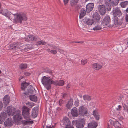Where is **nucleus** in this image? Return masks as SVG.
Returning <instances> with one entry per match:
<instances>
[{"instance_id":"1","label":"nucleus","mask_w":128,"mask_h":128,"mask_svg":"<svg viewBox=\"0 0 128 128\" xmlns=\"http://www.w3.org/2000/svg\"><path fill=\"white\" fill-rule=\"evenodd\" d=\"M21 88L22 90L26 91L22 95L24 98H27L29 96L36 93V90L34 88L26 82L22 84Z\"/></svg>"},{"instance_id":"2","label":"nucleus","mask_w":128,"mask_h":128,"mask_svg":"<svg viewBox=\"0 0 128 128\" xmlns=\"http://www.w3.org/2000/svg\"><path fill=\"white\" fill-rule=\"evenodd\" d=\"M50 77L46 76L43 77L42 79L41 82L42 84L46 86V87L48 90H49L51 88V85H50Z\"/></svg>"},{"instance_id":"3","label":"nucleus","mask_w":128,"mask_h":128,"mask_svg":"<svg viewBox=\"0 0 128 128\" xmlns=\"http://www.w3.org/2000/svg\"><path fill=\"white\" fill-rule=\"evenodd\" d=\"M27 20L26 14L24 13H19L16 15L15 19L16 21H19L20 24H22L23 21H26Z\"/></svg>"},{"instance_id":"4","label":"nucleus","mask_w":128,"mask_h":128,"mask_svg":"<svg viewBox=\"0 0 128 128\" xmlns=\"http://www.w3.org/2000/svg\"><path fill=\"white\" fill-rule=\"evenodd\" d=\"M29 109L26 106H24L22 108V115L24 118L28 121L31 120L30 116Z\"/></svg>"},{"instance_id":"5","label":"nucleus","mask_w":128,"mask_h":128,"mask_svg":"<svg viewBox=\"0 0 128 128\" xmlns=\"http://www.w3.org/2000/svg\"><path fill=\"white\" fill-rule=\"evenodd\" d=\"M110 22L111 20L110 17L108 16H107L104 18L102 22V24L104 28H106L110 26Z\"/></svg>"},{"instance_id":"6","label":"nucleus","mask_w":128,"mask_h":128,"mask_svg":"<svg viewBox=\"0 0 128 128\" xmlns=\"http://www.w3.org/2000/svg\"><path fill=\"white\" fill-rule=\"evenodd\" d=\"M79 112L80 115L81 116H87L88 114L87 108L83 106L79 108Z\"/></svg>"},{"instance_id":"7","label":"nucleus","mask_w":128,"mask_h":128,"mask_svg":"<svg viewBox=\"0 0 128 128\" xmlns=\"http://www.w3.org/2000/svg\"><path fill=\"white\" fill-rule=\"evenodd\" d=\"M83 24L86 26V28L88 27V26H91L92 24H94V22L92 19H90L87 18H85L83 20Z\"/></svg>"},{"instance_id":"8","label":"nucleus","mask_w":128,"mask_h":128,"mask_svg":"<svg viewBox=\"0 0 128 128\" xmlns=\"http://www.w3.org/2000/svg\"><path fill=\"white\" fill-rule=\"evenodd\" d=\"M84 119L80 118L76 121V125L77 128H82L84 126Z\"/></svg>"},{"instance_id":"9","label":"nucleus","mask_w":128,"mask_h":128,"mask_svg":"<svg viewBox=\"0 0 128 128\" xmlns=\"http://www.w3.org/2000/svg\"><path fill=\"white\" fill-rule=\"evenodd\" d=\"M62 125L65 128L71 125V122L69 119L66 117L63 118L62 122Z\"/></svg>"},{"instance_id":"10","label":"nucleus","mask_w":128,"mask_h":128,"mask_svg":"<svg viewBox=\"0 0 128 128\" xmlns=\"http://www.w3.org/2000/svg\"><path fill=\"white\" fill-rule=\"evenodd\" d=\"M17 112V114L13 116V118L15 122L18 123L22 119V117L21 113L20 112V111L19 110H18Z\"/></svg>"},{"instance_id":"11","label":"nucleus","mask_w":128,"mask_h":128,"mask_svg":"<svg viewBox=\"0 0 128 128\" xmlns=\"http://www.w3.org/2000/svg\"><path fill=\"white\" fill-rule=\"evenodd\" d=\"M5 112H6L10 116L11 115L13 116L16 112L15 109L12 107L8 106L7 107L6 110Z\"/></svg>"},{"instance_id":"12","label":"nucleus","mask_w":128,"mask_h":128,"mask_svg":"<svg viewBox=\"0 0 128 128\" xmlns=\"http://www.w3.org/2000/svg\"><path fill=\"white\" fill-rule=\"evenodd\" d=\"M112 12L114 16H117L118 17H120L122 15L120 10L118 8H114Z\"/></svg>"},{"instance_id":"13","label":"nucleus","mask_w":128,"mask_h":128,"mask_svg":"<svg viewBox=\"0 0 128 128\" xmlns=\"http://www.w3.org/2000/svg\"><path fill=\"white\" fill-rule=\"evenodd\" d=\"M98 8V10L100 12L101 15H103L105 14L106 10L105 6L104 5H102L99 6Z\"/></svg>"},{"instance_id":"14","label":"nucleus","mask_w":128,"mask_h":128,"mask_svg":"<svg viewBox=\"0 0 128 128\" xmlns=\"http://www.w3.org/2000/svg\"><path fill=\"white\" fill-rule=\"evenodd\" d=\"M94 7V3H90L88 4L86 6V10L87 13H90L93 9Z\"/></svg>"},{"instance_id":"15","label":"nucleus","mask_w":128,"mask_h":128,"mask_svg":"<svg viewBox=\"0 0 128 128\" xmlns=\"http://www.w3.org/2000/svg\"><path fill=\"white\" fill-rule=\"evenodd\" d=\"M103 66L101 65L98 63H94L92 66V68L94 70H98L101 69Z\"/></svg>"},{"instance_id":"16","label":"nucleus","mask_w":128,"mask_h":128,"mask_svg":"<svg viewBox=\"0 0 128 128\" xmlns=\"http://www.w3.org/2000/svg\"><path fill=\"white\" fill-rule=\"evenodd\" d=\"M10 98L8 96H5L3 99V101L4 104L8 105L9 104L10 101Z\"/></svg>"},{"instance_id":"17","label":"nucleus","mask_w":128,"mask_h":128,"mask_svg":"<svg viewBox=\"0 0 128 128\" xmlns=\"http://www.w3.org/2000/svg\"><path fill=\"white\" fill-rule=\"evenodd\" d=\"M24 46L23 44H22L20 42H18L15 43L14 44L12 49L18 50Z\"/></svg>"},{"instance_id":"18","label":"nucleus","mask_w":128,"mask_h":128,"mask_svg":"<svg viewBox=\"0 0 128 128\" xmlns=\"http://www.w3.org/2000/svg\"><path fill=\"white\" fill-rule=\"evenodd\" d=\"M71 113L73 116L76 117L79 115L78 109L76 107H74L71 110Z\"/></svg>"},{"instance_id":"19","label":"nucleus","mask_w":128,"mask_h":128,"mask_svg":"<svg viewBox=\"0 0 128 128\" xmlns=\"http://www.w3.org/2000/svg\"><path fill=\"white\" fill-rule=\"evenodd\" d=\"M38 108H34L32 110V116L35 118L37 116L38 114Z\"/></svg>"},{"instance_id":"20","label":"nucleus","mask_w":128,"mask_h":128,"mask_svg":"<svg viewBox=\"0 0 128 128\" xmlns=\"http://www.w3.org/2000/svg\"><path fill=\"white\" fill-rule=\"evenodd\" d=\"M4 124L5 126L6 127L12 126V119L10 118H8L5 122Z\"/></svg>"},{"instance_id":"21","label":"nucleus","mask_w":128,"mask_h":128,"mask_svg":"<svg viewBox=\"0 0 128 128\" xmlns=\"http://www.w3.org/2000/svg\"><path fill=\"white\" fill-rule=\"evenodd\" d=\"M98 125V124L96 122L93 121L92 122L88 124V128H96Z\"/></svg>"},{"instance_id":"22","label":"nucleus","mask_w":128,"mask_h":128,"mask_svg":"<svg viewBox=\"0 0 128 128\" xmlns=\"http://www.w3.org/2000/svg\"><path fill=\"white\" fill-rule=\"evenodd\" d=\"M110 122V123L111 122H112V120H109ZM113 125L115 127V128H121V124L118 121H115L113 122Z\"/></svg>"},{"instance_id":"23","label":"nucleus","mask_w":128,"mask_h":128,"mask_svg":"<svg viewBox=\"0 0 128 128\" xmlns=\"http://www.w3.org/2000/svg\"><path fill=\"white\" fill-rule=\"evenodd\" d=\"M105 5L106 9L108 11H110L112 8V6L108 2L106 1L105 2Z\"/></svg>"},{"instance_id":"24","label":"nucleus","mask_w":128,"mask_h":128,"mask_svg":"<svg viewBox=\"0 0 128 128\" xmlns=\"http://www.w3.org/2000/svg\"><path fill=\"white\" fill-rule=\"evenodd\" d=\"M119 1V0H110V2L112 6H114L118 5Z\"/></svg>"},{"instance_id":"25","label":"nucleus","mask_w":128,"mask_h":128,"mask_svg":"<svg viewBox=\"0 0 128 128\" xmlns=\"http://www.w3.org/2000/svg\"><path fill=\"white\" fill-rule=\"evenodd\" d=\"M100 18V16H95L92 17V19L93 22H94V24H96V23H98L99 22Z\"/></svg>"},{"instance_id":"26","label":"nucleus","mask_w":128,"mask_h":128,"mask_svg":"<svg viewBox=\"0 0 128 128\" xmlns=\"http://www.w3.org/2000/svg\"><path fill=\"white\" fill-rule=\"evenodd\" d=\"M16 14H13L9 12L8 14V15L6 17L8 18L10 20H14V19L15 20V16Z\"/></svg>"},{"instance_id":"27","label":"nucleus","mask_w":128,"mask_h":128,"mask_svg":"<svg viewBox=\"0 0 128 128\" xmlns=\"http://www.w3.org/2000/svg\"><path fill=\"white\" fill-rule=\"evenodd\" d=\"M93 114L97 120H99L100 116L97 110H95L93 111Z\"/></svg>"},{"instance_id":"28","label":"nucleus","mask_w":128,"mask_h":128,"mask_svg":"<svg viewBox=\"0 0 128 128\" xmlns=\"http://www.w3.org/2000/svg\"><path fill=\"white\" fill-rule=\"evenodd\" d=\"M86 11L85 9H82L80 11V18H82L86 14Z\"/></svg>"},{"instance_id":"29","label":"nucleus","mask_w":128,"mask_h":128,"mask_svg":"<svg viewBox=\"0 0 128 128\" xmlns=\"http://www.w3.org/2000/svg\"><path fill=\"white\" fill-rule=\"evenodd\" d=\"M73 104V100L71 99L69 100L67 104L66 105V107L68 109H70L72 107Z\"/></svg>"},{"instance_id":"30","label":"nucleus","mask_w":128,"mask_h":128,"mask_svg":"<svg viewBox=\"0 0 128 128\" xmlns=\"http://www.w3.org/2000/svg\"><path fill=\"white\" fill-rule=\"evenodd\" d=\"M28 97L30 100L32 101L36 102L37 101V98L36 96L30 95Z\"/></svg>"},{"instance_id":"31","label":"nucleus","mask_w":128,"mask_h":128,"mask_svg":"<svg viewBox=\"0 0 128 128\" xmlns=\"http://www.w3.org/2000/svg\"><path fill=\"white\" fill-rule=\"evenodd\" d=\"M8 10H4L3 9L2 10V9L0 10V14H2L6 17L8 16Z\"/></svg>"},{"instance_id":"32","label":"nucleus","mask_w":128,"mask_h":128,"mask_svg":"<svg viewBox=\"0 0 128 128\" xmlns=\"http://www.w3.org/2000/svg\"><path fill=\"white\" fill-rule=\"evenodd\" d=\"M98 23H96L95 27L93 28V30H101L102 28L99 25Z\"/></svg>"},{"instance_id":"33","label":"nucleus","mask_w":128,"mask_h":128,"mask_svg":"<svg viewBox=\"0 0 128 128\" xmlns=\"http://www.w3.org/2000/svg\"><path fill=\"white\" fill-rule=\"evenodd\" d=\"M25 40L27 42L33 41L34 40V36L32 35L29 36L27 38H25Z\"/></svg>"},{"instance_id":"34","label":"nucleus","mask_w":128,"mask_h":128,"mask_svg":"<svg viewBox=\"0 0 128 128\" xmlns=\"http://www.w3.org/2000/svg\"><path fill=\"white\" fill-rule=\"evenodd\" d=\"M114 24L116 26L120 25L122 24V23L119 22L118 19L117 17H115L114 19Z\"/></svg>"},{"instance_id":"35","label":"nucleus","mask_w":128,"mask_h":128,"mask_svg":"<svg viewBox=\"0 0 128 128\" xmlns=\"http://www.w3.org/2000/svg\"><path fill=\"white\" fill-rule=\"evenodd\" d=\"M79 0H71L70 4L72 6H74L76 5Z\"/></svg>"},{"instance_id":"36","label":"nucleus","mask_w":128,"mask_h":128,"mask_svg":"<svg viewBox=\"0 0 128 128\" xmlns=\"http://www.w3.org/2000/svg\"><path fill=\"white\" fill-rule=\"evenodd\" d=\"M84 99L85 100H87L90 101L91 100V96L88 95H84L83 96Z\"/></svg>"},{"instance_id":"37","label":"nucleus","mask_w":128,"mask_h":128,"mask_svg":"<svg viewBox=\"0 0 128 128\" xmlns=\"http://www.w3.org/2000/svg\"><path fill=\"white\" fill-rule=\"evenodd\" d=\"M120 5L123 8L126 7L128 5V2L125 1L122 2Z\"/></svg>"},{"instance_id":"38","label":"nucleus","mask_w":128,"mask_h":128,"mask_svg":"<svg viewBox=\"0 0 128 128\" xmlns=\"http://www.w3.org/2000/svg\"><path fill=\"white\" fill-rule=\"evenodd\" d=\"M38 45H44L46 44V42L43 40H42L40 41H39L37 42Z\"/></svg>"},{"instance_id":"39","label":"nucleus","mask_w":128,"mask_h":128,"mask_svg":"<svg viewBox=\"0 0 128 128\" xmlns=\"http://www.w3.org/2000/svg\"><path fill=\"white\" fill-rule=\"evenodd\" d=\"M27 67V64H20V69L22 70L24 69H26Z\"/></svg>"},{"instance_id":"40","label":"nucleus","mask_w":128,"mask_h":128,"mask_svg":"<svg viewBox=\"0 0 128 128\" xmlns=\"http://www.w3.org/2000/svg\"><path fill=\"white\" fill-rule=\"evenodd\" d=\"M53 84L55 85L56 86H58V82L57 81H53L52 80V79H51L50 82V85L51 84Z\"/></svg>"},{"instance_id":"41","label":"nucleus","mask_w":128,"mask_h":128,"mask_svg":"<svg viewBox=\"0 0 128 128\" xmlns=\"http://www.w3.org/2000/svg\"><path fill=\"white\" fill-rule=\"evenodd\" d=\"M7 114L6 112H3L1 114L0 116V117H1L4 119H5L6 118Z\"/></svg>"},{"instance_id":"42","label":"nucleus","mask_w":128,"mask_h":128,"mask_svg":"<svg viewBox=\"0 0 128 128\" xmlns=\"http://www.w3.org/2000/svg\"><path fill=\"white\" fill-rule=\"evenodd\" d=\"M64 84V82L62 80H60L59 82H58V86H62Z\"/></svg>"},{"instance_id":"43","label":"nucleus","mask_w":128,"mask_h":128,"mask_svg":"<svg viewBox=\"0 0 128 128\" xmlns=\"http://www.w3.org/2000/svg\"><path fill=\"white\" fill-rule=\"evenodd\" d=\"M81 64L82 65H84L86 64L88 62L87 60H82L81 61Z\"/></svg>"},{"instance_id":"44","label":"nucleus","mask_w":128,"mask_h":128,"mask_svg":"<svg viewBox=\"0 0 128 128\" xmlns=\"http://www.w3.org/2000/svg\"><path fill=\"white\" fill-rule=\"evenodd\" d=\"M124 110L128 111V106L125 104H122Z\"/></svg>"},{"instance_id":"45","label":"nucleus","mask_w":128,"mask_h":128,"mask_svg":"<svg viewBox=\"0 0 128 128\" xmlns=\"http://www.w3.org/2000/svg\"><path fill=\"white\" fill-rule=\"evenodd\" d=\"M64 101L62 100H60L58 101V104L60 106H62V104L64 103Z\"/></svg>"},{"instance_id":"46","label":"nucleus","mask_w":128,"mask_h":128,"mask_svg":"<svg viewBox=\"0 0 128 128\" xmlns=\"http://www.w3.org/2000/svg\"><path fill=\"white\" fill-rule=\"evenodd\" d=\"M50 53L54 54H57V52L56 50L53 49L52 50H51Z\"/></svg>"},{"instance_id":"47","label":"nucleus","mask_w":128,"mask_h":128,"mask_svg":"<svg viewBox=\"0 0 128 128\" xmlns=\"http://www.w3.org/2000/svg\"><path fill=\"white\" fill-rule=\"evenodd\" d=\"M74 104L75 106L78 107L79 106V100H76Z\"/></svg>"},{"instance_id":"48","label":"nucleus","mask_w":128,"mask_h":128,"mask_svg":"<svg viewBox=\"0 0 128 128\" xmlns=\"http://www.w3.org/2000/svg\"><path fill=\"white\" fill-rule=\"evenodd\" d=\"M29 45H27V47L26 48H24L23 50L25 52H26L28 50H29L31 48L29 47Z\"/></svg>"},{"instance_id":"49","label":"nucleus","mask_w":128,"mask_h":128,"mask_svg":"<svg viewBox=\"0 0 128 128\" xmlns=\"http://www.w3.org/2000/svg\"><path fill=\"white\" fill-rule=\"evenodd\" d=\"M100 16L98 14V13L97 12H95L92 15V17H96V16Z\"/></svg>"},{"instance_id":"50","label":"nucleus","mask_w":128,"mask_h":128,"mask_svg":"<svg viewBox=\"0 0 128 128\" xmlns=\"http://www.w3.org/2000/svg\"><path fill=\"white\" fill-rule=\"evenodd\" d=\"M29 122L26 121L25 120H23L22 121V123L24 125H26L28 124Z\"/></svg>"},{"instance_id":"51","label":"nucleus","mask_w":128,"mask_h":128,"mask_svg":"<svg viewBox=\"0 0 128 128\" xmlns=\"http://www.w3.org/2000/svg\"><path fill=\"white\" fill-rule=\"evenodd\" d=\"M5 120V119H4L1 117H0V124H2Z\"/></svg>"},{"instance_id":"52","label":"nucleus","mask_w":128,"mask_h":128,"mask_svg":"<svg viewBox=\"0 0 128 128\" xmlns=\"http://www.w3.org/2000/svg\"><path fill=\"white\" fill-rule=\"evenodd\" d=\"M122 106L120 105H119L118 106V108H116V110L117 111H120L122 110Z\"/></svg>"},{"instance_id":"53","label":"nucleus","mask_w":128,"mask_h":128,"mask_svg":"<svg viewBox=\"0 0 128 128\" xmlns=\"http://www.w3.org/2000/svg\"><path fill=\"white\" fill-rule=\"evenodd\" d=\"M40 40V39L34 36V41L36 42L38 40Z\"/></svg>"},{"instance_id":"54","label":"nucleus","mask_w":128,"mask_h":128,"mask_svg":"<svg viewBox=\"0 0 128 128\" xmlns=\"http://www.w3.org/2000/svg\"><path fill=\"white\" fill-rule=\"evenodd\" d=\"M24 74L26 76H29L30 75V73L27 72H24Z\"/></svg>"},{"instance_id":"55","label":"nucleus","mask_w":128,"mask_h":128,"mask_svg":"<svg viewBox=\"0 0 128 128\" xmlns=\"http://www.w3.org/2000/svg\"><path fill=\"white\" fill-rule=\"evenodd\" d=\"M26 104L27 105H28L29 106L28 107L30 108H32L33 106L32 104L29 103H27Z\"/></svg>"},{"instance_id":"56","label":"nucleus","mask_w":128,"mask_h":128,"mask_svg":"<svg viewBox=\"0 0 128 128\" xmlns=\"http://www.w3.org/2000/svg\"><path fill=\"white\" fill-rule=\"evenodd\" d=\"M3 104L2 102H0V111L3 108Z\"/></svg>"},{"instance_id":"57","label":"nucleus","mask_w":128,"mask_h":128,"mask_svg":"<svg viewBox=\"0 0 128 128\" xmlns=\"http://www.w3.org/2000/svg\"><path fill=\"white\" fill-rule=\"evenodd\" d=\"M52 49L53 50H57V49H58V47L55 46L54 45H52Z\"/></svg>"},{"instance_id":"58","label":"nucleus","mask_w":128,"mask_h":128,"mask_svg":"<svg viewBox=\"0 0 128 128\" xmlns=\"http://www.w3.org/2000/svg\"><path fill=\"white\" fill-rule=\"evenodd\" d=\"M69 0H64V4L66 5L68 3Z\"/></svg>"},{"instance_id":"59","label":"nucleus","mask_w":128,"mask_h":128,"mask_svg":"<svg viewBox=\"0 0 128 128\" xmlns=\"http://www.w3.org/2000/svg\"><path fill=\"white\" fill-rule=\"evenodd\" d=\"M71 85L70 84H69L66 86V89L68 90L70 87Z\"/></svg>"},{"instance_id":"60","label":"nucleus","mask_w":128,"mask_h":128,"mask_svg":"<svg viewBox=\"0 0 128 128\" xmlns=\"http://www.w3.org/2000/svg\"><path fill=\"white\" fill-rule=\"evenodd\" d=\"M47 72L48 73L50 74H52V71L50 70H47Z\"/></svg>"},{"instance_id":"61","label":"nucleus","mask_w":128,"mask_h":128,"mask_svg":"<svg viewBox=\"0 0 128 128\" xmlns=\"http://www.w3.org/2000/svg\"><path fill=\"white\" fill-rule=\"evenodd\" d=\"M126 22H128V14H126Z\"/></svg>"},{"instance_id":"62","label":"nucleus","mask_w":128,"mask_h":128,"mask_svg":"<svg viewBox=\"0 0 128 128\" xmlns=\"http://www.w3.org/2000/svg\"><path fill=\"white\" fill-rule=\"evenodd\" d=\"M62 108L60 107L58 108L57 109V110L58 111H60L62 110Z\"/></svg>"},{"instance_id":"63","label":"nucleus","mask_w":128,"mask_h":128,"mask_svg":"<svg viewBox=\"0 0 128 128\" xmlns=\"http://www.w3.org/2000/svg\"><path fill=\"white\" fill-rule=\"evenodd\" d=\"M83 42H75V43H80L81 44H82L84 43Z\"/></svg>"},{"instance_id":"64","label":"nucleus","mask_w":128,"mask_h":128,"mask_svg":"<svg viewBox=\"0 0 128 128\" xmlns=\"http://www.w3.org/2000/svg\"><path fill=\"white\" fill-rule=\"evenodd\" d=\"M66 128H74L73 126H71V125L70 126H68L67 127H66Z\"/></svg>"}]
</instances>
